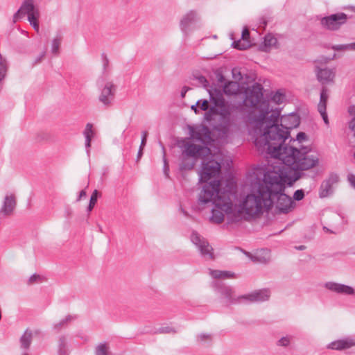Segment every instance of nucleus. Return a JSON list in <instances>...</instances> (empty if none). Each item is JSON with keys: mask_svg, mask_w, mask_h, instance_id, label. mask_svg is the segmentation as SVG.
<instances>
[{"mask_svg": "<svg viewBox=\"0 0 355 355\" xmlns=\"http://www.w3.org/2000/svg\"><path fill=\"white\" fill-rule=\"evenodd\" d=\"M281 110H269L268 104L265 110L254 115L252 122L263 133L254 140L258 150L267 157L277 159L285 166H294L295 168L311 169L318 164L319 158L309 146L298 148L285 141L290 137V130L300 125V118L294 113L283 115L278 124Z\"/></svg>", "mask_w": 355, "mask_h": 355, "instance_id": "f257e3e1", "label": "nucleus"}, {"mask_svg": "<svg viewBox=\"0 0 355 355\" xmlns=\"http://www.w3.org/2000/svg\"><path fill=\"white\" fill-rule=\"evenodd\" d=\"M291 171L284 172L280 166L269 165L264 169L261 181L254 185L252 193L245 195V216L259 217L275 206V212L288 213L295 205L284 193L286 184L292 186L301 177V171L294 166H286Z\"/></svg>", "mask_w": 355, "mask_h": 355, "instance_id": "f03ea898", "label": "nucleus"}, {"mask_svg": "<svg viewBox=\"0 0 355 355\" xmlns=\"http://www.w3.org/2000/svg\"><path fill=\"white\" fill-rule=\"evenodd\" d=\"M198 195L200 205L209 203L225 211L228 223H236L244 218V196L237 193V183L232 175L225 181L214 180L205 182Z\"/></svg>", "mask_w": 355, "mask_h": 355, "instance_id": "7ed1b4c3", "label": "nucleus"}, {"mask_svg": "<svg viewBox=\"0 0 355 355\" xmlns=\"http://www.w3.org/2000/svg\"><path fill=\"white\" fill-rule=\"evenodd\" d=\"M180 148L182 152L179 155V169L181 171L193 169L198 159L205 157L210 153L208 147L191 142H185Z\"/></svg>", "mask_w": 355, "mask_h": 355, "instance_id": "20e7f679", "label": "nucleus"}, {"mask_svg": "<svg viewBox=\"0 0 355 355\" xmlns=\"http://www.w3.org/2000/svg\"><path fill=\"white\" fill-rule=\"evenodd\" d=\"M244 124V112H232L229 116H223V121L214 126V130L222 139L233 137L241 132Z\"/></svg>", "mask_w": 355, "mask_h": 355, "instance_id": "39448f33", "label": "nucleus"}, {"mask_svg": "<svg viewBox=\"0 0 355 355\" xmlns=\"http://www.w3.org/2000/svg\"><path fill=\"white\" fill-rule=\"evenodd\" d=\"M27 15V19L34 30L40 31L39 19L40 17V9L34 4L33 0H25L19 9L13 16V22H17L23 16Z\"/></svg>", "mask_w": 355, "mask_h": 355, "instance_id": "423d86ee", "label": "nucleus"}, {"mask_svg": "<svg viewBox=\"0 0 355 355\" xmlns=\"http://www.w3.org/2000/svg\"><path fill=\"white\" fill-rule=\"evenodd\" d=\"M212 286L216 291L220 293L226 299L227 303L230 304L239 303L244 299L243 295H237L232 287L227 286L221 282H213Z\"/></svg>", "mask_w": 355, "mask_h": 355, "instance_id": "0eeeda50", "label": "nucleus"}, {"mask_svg": "<svg viewBox=\"0 0 355 355\" xmlns=\"http://www.w3.org/2000/svg\"><path fill=\"white\" fill-rule=\"evenodd\" d=\"M202 168L200 171V181L207 182L211 178L217 176L221 168L220 162L216 160L211 159L205 162L204 159L202 162Z\"/></svg>", "mask_w": 355, "mask_h": 355, "instance_id": "6e6552de", "label": "nucleus"}, {"mask_svg": "<svg viewBox=\"0 0 355 355\" xmlns=\"http://www.w3.org/2000/svg\"><path fill=\"white\" fill-rule=\"evenodd\" d=\"M347 19V15L344 12H338L324 17L321 19V25L322 27L331 30L336 31L344 24Z\"/></svg>", "mask_w": 355, "mask_h": 355, "instance_id": "1a4fd4ad", "label": "nucleus"}, {"mask_svg": "<svg viewBox=\"0 0 355 355\" xmlns=\"http://www.w3.org/2000/svg\"><path fill=\"white\" fill-rule=\"evenodd\" d=\"M225 69L220 67L214 71V78L210 85L214 89H235L236 83L227 80L225 76Z\"/></svg>", "mask_w": 355, "mask_h": 355, "instance_id": "9d476101", "label": "nucleus"}, {"mask_svg": "<svg viewBox=\"0 0 355 355\" xmlns=\"http://www.w3.org/2000/svg\"><path fill=\"white\" fill-rule=\"evenodd\" d=\"M209 94V101L215 107H223L225 106L224 94L238 95L244 94V90H207Z\"/></svg>", "mask_w": 355, "mask_h": 355, "instance_id": "9b49d317", "label": "nucleus"}, {"mask_svg": "<svg viewBox=\"0 0 355 355\" xmlns=\"http://www.w3.org/2000/svg\"><path fill=\"white\" fill-rule=\"evenodd\" d=\"M191 239L192 243L198 248L202 256L209 259L214 258L213 248L206 239L202 238L196 232H192Z\"/></svg>", "mask_w": 355, "mask_h": 355, "instance_id": "f8f14e48", "label": "nucleus"}, {"mask_svg": "<svg viewBox=\"0 0 355 355\" xmlns=\"http://www.w3.org/2000/svg\"><path fill=\"white\" fill-rule=\"evenodd\" d=\"M200 20V15L196 10H190L185 13L180 22V26L182 31L187 33L195 28Z\"/></svg>", "mask_w": 355, "mask_h": 355, "instance_id": "ddd939ff", "label": "nucleus"}, {"mask_svg": "<svg viewBox=\"0 0 355 355\" xmlns=\"http://www.w3.org/2000/svg\"><path fill=\"white\" fill-rule=\"evenodd\" d=\"M339 181V177L336 173H331L329 178L324 180L320 187L319 196L320 198H326L334 192V185Z\"/></svg>", "mask_w": 355, "mask_h": 355, "instance_id": "4468645a", "label": "nucleus"}, {"mask_svg": "<svg viewBox=\"0 0 355 355\" xmlns=\"http://www.w3.org/2000/svg\"><path fill=\"white\" fill-rule=\"evenodd\" d=\"M324 287L327 289L338 294L347 295H352L355 294V291L352 286L334 282H326L324 284Z\"/></svg>", "mask_w": 355, "mask_h": 355, "instance_id": "2eb2a0df", "label": "nucleus"}, {"mask_svg": "<svg viewBox=\"0 0 355 355\" xmlns=\"http://www.w3.org/2000/svg\"><path fill=\"white\" fill-rule=\"evenodd\" d=\"M270 296V291L268 288L259 289L245 295V301L262 302L268 300Z\"/></svg>", "mask_w": 355, "mask_h": 355, "instance_id": "dca6fc26", "label": "nucleus"}, {"mask_svg": "<svg viewBox=\"0 0 355 355\" xmlns=\"http://www.w3.org/2000/svg\"><path fill=\"white\" fill-rule=\"evenodd\" d=\"M245 257L250 259L253 262L265 264L270 260V251L268 249H261L257 250L254 254L245 251Z\"/></svg>", "mask_w": 355, "mask_h": 355, "instance_id": "f3484780", "label": "nucleus"}, {"mask_svg": "<svg viewBox=\"0 0 355 355\" xmlns=\"http://www.w3.org/2000/svg\"><path fill=\"white\" fill-rule=\"evenodd\" d=\"M355 346V338L347 337L343 339L337 340L330 343L327 345V349L333 350H343Z\"/></svg>", "mask_w": 355, "mask_h": 355, "instance_id": "a211bd4d", "label": "nucleus"}, {"mask_svg": "<svg viewBox=\"0 0 355 355\" xmlns=\"http://www.w3.org/2000/svg\"><path fill=\"white\" fill-rule=\"evenodd\" d=\"M335 69L329 68H319L317 67L316 75L318 81L322 85L328 84L333 82L335 77Z\"/></svg>", "mask_w": 355, "mask_h": 355, "instance_id": "6ab92c4d", "label": "nucleus"}, {"mask_svg": "<svg viewBox=\"0 0 355 355\" xmlns=\"http://www.w3.org/2000/svg\"><path fill=\"white\" fill-rule=\"evenodd\" d=\"M327 92L328 90H321L320 94V101L318 105V111L320 114L324 123L327 125H329V119L327 113V103L329 99V94Z\"/></svg>", "mask_w": 355, "mask_h": 355, "instance_id": "aec40b11", "label": "nucleus"}, {"mask_svg": "<svg viewBox=\"0 0 355 355\" xmlns=\"http://www.w3.org/2000/svg\"><path fill=\"white\" fill-rule=\"evenodd\" d=\"M16 206V200L13 194L6 196L3 205L1 209V212L4 215H10Z\"/></svg>", "mask_w": 355, "mask_h": 355, "instance_id": "412c9836", "label": "nucleus"}, {"mask_svg": "<svg viewBox=\"0 0 355 355\" xmlns=\"http://www.w3.org/2000/svg\"><path fill=\"white\" fill-rule=\"evenodd\" d=\"M277 44V39L271 33H268L263 37V42L259 44V49L261 51L268 52L272 47Z\"/></svg>", "mask_w": 355, "mask_h": 355, "instance_id": "4be33fe9", "label": "nucleus"}, {"mask_svg": "<svg viewBox=\"0 0 355 355\" xmlns=\"http://www.w3.org/2000/svg\"><path fill=\"white\" fill-rule=\"evenodd\" d=\"M115 98V90H101L98 101L105 106H110Z\"/></svg>", "mask_w": 355, "mask_h": 355, "instance_id": "5701e85b", "label": "nucleus"}, {"mask_svg": "<svg viewBox=\"0 0 355 355\" xmlns=\"http://www.w3.org/2000/svg\"><path fill=\"white\" fill-rule=\"evenodd\" d=\"M190 79L194 81V85L197 87H202L204 88L210 87V84L208 80L199 71H193L190 76Z\"/></svg>", "mask_w": 355, "mask_h": 355, "instance_id": "b1692460", "label": "nucleus"}, {"mask_svg": "<svg viewBox=\"0 0 355 355\" xmlns=\"http://www.w3.org/2000/svg\"><path fill=\"white\" fill-rule=\"evenodd\" d=\"M209 275L214 279H232L236 278V275L228 270H209Z\"/></svg>", "mask_w": 355, "mask_h": 355, "instance_id": "393cba45", "label": "nucleus"}, {"mask_svg": "<svg viewBox=\"0 0 355 355\" xmlns=\"http://www.w3.org/2000/svg\"><path fill=\"white\" fill-rule=\"evenodd\" d=\"M224 213L225 214V211L223 209H219L215 206L211 210L210 220L214 223H221L224 220Z\"/></svg>", "mask_w": 355, "mask_h": 355, "instance_id": "a878e982", "label": "nucleus"}, {"mask_svg": "<svg viewBox=\"0 0 355 355\" xmlns=\"http://www.w3.org/2000/svg\"><path fill=\"white\" fill-rule=\"evenodd\" d=\"M33 334L32 331L26 329L24 334L20 338L21 347L24 349H28L32 342Z\"/></svg>", "mask_w": 355, "mask_h": 355, "instance_id": "bb28decb", "label": "nucleus"}, {"mask_svg": "<svg viewBox=\"0 0 355 355\" xmlns=\"http://www.w3.org/2000/svg\"><path fill=\"white\" fill-rule=\"evenodd\" d=\"M76 315H68L64 319L62 320L59 322L53 324V329L56 331V332H59L62 329L65 328L68 323L70 322L72 320L76 319Z\"/></svg>", "mask_w": 355, "mask_h": 355, "instance_id": "cd10ccee", "label": "nucleus"}, {"mask_svg": "<svg viewBox=\"0 0 355 355\" xmlns=\"http://www.w3.org/2000/svg\"><path fill=\"white\" fill-rule=\"evenodd\" d=\"M266 91L267 90H245V107L247 106V104L249 101V99H248L249 95L254 94L256 96V98H257V102L255 103L253 101H251V106L254 107V108H257V104L259 103V101L258 99L259 94L261 96H263V92H266Z\"/></svg>", "mask_w": 355, "mask_h": 355, "instance_id": "c85d7f7f", "label": "nucleus"}, {"mask_svg": "<svg viewBox=\"0 0 355 355\" xmlns=\"http://www.w3.org/2000/svg\"><path fill=\"white\" fill-rule=\"evenodd\" d=\"M58 355H69L67 347V338L64 336H62L58 340Z\"/></svg>", "mask_w": 355, "mask_h": 355, "instance_id": "c756f323", "label": "nucleus"}, {"mask_svg": "<svg viewBox=\"0 0 355 355\" xmlns=\"http://www.w3.org/2000/svg\"><path fill=\"white\" fill-rule=\"evenodd\" d=\"M62 40V37L60 35L54 37L51 41V53L57 55L59 54V49Z\"/></svg>", "mask_w": 355, "mask_h": 355, "instance_id": "7c9ffc66", "label": "nucleus"}, {"mask_svg": "<svg viewBox=\"0 0 355 355\" xmlns=\"http://www.w3.org/2000/svg\"><path fill=\"white\" fill-rule=\"evenodd\" d=\"M253 79L248 75L245 74V89H264L263 85L259 83H254L251 85Z\"/></svg>", "mask_w": 355, "mask_h": 355, "instance_id": "2f4dec72", "label": "nucleus"}, {"mask_svg": "<svg viewBox=\"0 0 355 355\" xmlns=\"http://www.w3.org/2000/svg\"><path fill=\"white\" fill-rule=\"evenodd\" d=\"M232 75L233 78V80H230L231 82L236 83V87H238V82L243 78L241 69L239 67L233 68L232 70Z\"/></svg>", "mask_w": 355, "mask_h": 355, "instance_id": "473e14b6", "label": "nucleus"}, {"mask_svg": "<svg viewBox=\"0 0 355 355\" xmlns=\"http://www.w3.org/2000/svg\"><path fill=\"white\" fill-rule=\"evenodd\" d=\"M281 90H276V92L271 97V101L276 104H281L285 100V94L280 92Z\"/></svg>", "mask_w": 355, "mask_h": 355, "instance_id": "72a5a7b5", "label": "nucleus"}, {"mask_svg": "<svg viewBox=\"0 0 355 355\" xmlns=\"http://www.w3.org/2000/svg\"><path fill=\"white\" fill-rule=\"evenodd\" d=\"M96 355H107V347L105 343H101L98 345L95 350Z\"/></svg>", "mask_w": 355, "mask_h": 355, "instance_id": "f704fd0d", "label": "nucleus"}, {"mask_svg": "<svg viewBox=\"0 0 355 355\" xmlns=\"http://www.w3.org/2000/svg\"><path fill=\"white\" fill-rule=\"evenodd\" d=\"M230 38H231V40H232L234 41L232 44V46L234 48L239 49V50H243L244 49L243 44L241 43V40H236V38L234 36V33L230 34Z\"/></svg>", "mask_w": 355, "mask_h": 355, "instance_id": "c9c22d12", "label": "nucleus"}, {"mask_svg": "<svg viewBox=\"0 0 355 355\" xmlns=\"http://www.w3.org/2000/svg\"><path fill=\"white\" fill-rule=\"evenodd\" d=\"M162 151H163V162H164L163 171H164V173L165 175L167 178H168L169 177V175H168V173H169V165H168V163L167 159L166 158L165 148H164V147L163 146H162Z\"/></svg>", "mask_w": 355, "mask_h": 355, "instance_id": "e433bc0d", "label": "nucleus"}, {"mask_svg": "<svg viewBox=\"0 0 355 355\" xmlns=\"http://www.w3.org/2000/svg\"><path fill=\"white\" fill-rule=\"evenodd\" d=\"M291 340V336H284L278 340L277 345L278 346L287 347L289 345Z\"/></svg>", "mask_w": 355, "mask_h": 355, "instance_id": "4c0bfd02", "label": "nucleus"}, {"mask_svg": "<svg viewBox=\"0 0 355 355\" xmlns=\"http://www.w3.org/2000/svg\"><path fill=\"white\" fill-rule=\"evenodd\" d=\"M159 334H175L177 331L176 330L171 327H160L157 331Z\"/></svg>", "mask_w": 355, "mask_h": 355, "instance_id": "58836bf2", "label": "nucleus"}, {"mask_svg": "<svg viewBox=\"0 0 355 355\" xmlns=\"http://www.w3.org/2000/svg\"><path fill=\"white\" fill-rule=\"evenodd\" d=\"M196 105H198L200 108L203 111L209 110V102L207 100H198L196 103Z\"/></svg>", "mask_w": 355, "mask_h": 355, "instance_id": "ea45409f", "label": "nucleus"}, {"mask_svg": "<svg viewBox=\"0 0 355 355\" xmlns=\"http://www.w3.org/2000/svg\"><path fill=\"white\" fill-rule=\"evenodd\" d=\"M304 192L302 189H298L297 191H295L294 194H293V199L295 200H301L304 198Z\"/></svg>", "mask_w": 355, "mask_h": 355, "instance_id": "a19ab883", "label": "nucleus"}, {"mask_svg": "<svg viewBox=\"0 0 355 355\" xmlns=\"http://www.w3.org/2000/svg\"><path fill=\"white\" fill-rule=\"evenodd\" d=\"M83 135H88L90 136L94 135V132L93 130V125L90 123H87L85 130L83 132Z\"/></svg>", "mask_w": 355, "mask_h": 355, "instance_id": "79ce46f5", "label": "nucleus"}, {"mask_svg": "<svg viewBox=\"0 0 355 355\" xmlns=\"http://www.w3.org/2000/svg\"><path fill=\"white\" fill-rule=\"evenodd\" d=\"M306 139V135L303 132H300L297 133L296 139H291L290 142L294 143V142H295V141L301 142V141L305 140Z\"/></svg>", "mask_w": 355, "mask_h": 355, "instance_id": "37998d69", "label": "nucleus"}, {"mask_svg": "<svg viewBox=\"0 0 355 355\" xmlns=\"http://www.w3.org/2000/svg\"><path fill=\"white\" fill-rule=\"evenodd\" d=\"M332 49L336 51H343L346 49H351L350 44H338L332 46Z\"/></svg>", "mask_w": 355, "mask_h": 355, "instance_id": "c03bdc74", "label": "nucleus"}, {"mask_svg": "<svg viewBox=\"0 0 355 355\" xmlns=\"http://www.w3.org/2000/svg\"><path fill=\"white\" fill-rule=\"evenodd\" d=\"M198 340L200 341V342L205 341V340L211 341V336L210 334H209L202 333V334L198 335Z\"/></svg>", "mask_w": 355, "mask_h": 355, "instance_id": "a18cd8bd", "label": "nucleus"}, {"mask_svg": "<svg viewBox=\"0 0 355 355\" xmlns=\"http://www.w3.org/2000/svg\"><path fill=\"white\" fill-rule=\"evenodd\" d=\"M98 195V191L96 189H95L90 197L89 203L96 205Z\"/></svg>", "mask_w": 355, "mask_h": 355, "instance_id": "49530a36", "label": "nucleus"}, {"mask_svg": "<svg viewBox=\"0 0 355 355\" xmlns=\"http://www.w3.org/2000/svg\"><path fill=\"white\" fill-rule=\"evenodd\" d=\"M41 279V277L39 275L33 274L31 275L28 279V284H31L35 282H37Z\"/></svg>", "mask_w": 355, "mask_h": 355, "instance_id": "de8ad7c7", "label": "nucleus"}, {"mask_svg": "<svg viewBox=\"0 0 355 355\" xmlns=\"http://www.w3.org/2000/svg\"><path fill=\"white\" fill-rule=\"evenodd\" d=\"M148 135V133L147 131L142 132V137H141V144H140V146H141V148H144V146L146 144Z\"/></svg>", "mask_w": 355, "mask_h": 355, "instance_id": "09e8293b", "label": "nucleus"}, {"mask_svg": "<svg viewBox=\"0 0 355 355\" xmlns=\"http://www.w3.org/2000/svg\"><path fill=\"white\" fill-rule=\"evenodd\" d=\"M191 135L193 138H196L202 141V135L200 132L195 131L194 129H191Z\"/></svg>", "mask_w": 355, "mask_h": 355, "instance_id": "8fccbe9b", "label": "nucleus"}, {"mask_svg": "<svg viewBox=\"0 0 355 355\" xmlns=\"http://www.w3.org/2000/svg\"><path fill=\"white\" fill-rule=\"evenodd\" d=\"M349 126L351 132H352V138L355 139V118L352 119V121L349 122Z\"/></svg>", "mask_w": 355, "mask_h": 355, "instance_id": "3c124183", "label": "nucleus"}, {"mask_svg": "<svg viewBox=\"0 0 355 355\" xmlns=\"http://www.w3.org/2000/svg\"><path fill=\"white\" fill-rule=\"evenodd\" d=\"M85 137V147L87 149L89 148L91 146V141L94 136H90L88 135H84Z\"/></svg>", "mask_w": 355, "mask_h": 355, "instance_id": "603ef678", "label": "nucleus"}, {"mask_svg": "<svg viewBox=\"0 0 355 355\" xmlns=\"http://www.w3.org/2000/svg\"><path fill=\"white\" fill-rule=\"evenodd\" d=\"M347 180L350 184L355 189V175L349 174L347 176Z\"/></svg>", "mask_w": 355, "mask_h": 355, "instance_id": "864d4df0", "label": "nucleus"}, {"mask_svg": "<svg viewBox=\"0 0 355 355\" xmlns=\"http://www.w3.org/2000/svg\"><path fill=\"white\" fill-rule=\"evenodd\" d=\"M212 115H214V114H218V107H215L214 105L211 107L209 110H208Z\"/></svg>", "mask_w": 355, "mask_h": 355, "instance_id": "5fc2aeb1", "label": "nucleus"}, {"mask_svg": "<svg viewBox=\"0 0 355 355\" xmlns=\"http://www.w3.org/2000/svg\"><path fill=\"white\" fill-rule=\"evenodd\" d=\"M203 130L205 131V138H207L208 139H211L210 132H209V129L207 128H204Z\"/></svg>", "mask_w": 355, "mask_h": 355, "instance_id": "6e6d98bb", "label": "nucleus"}, {"mask_svg": "<svg viewBox=\"0 0 355 355\" xmlns=\"http://www.w3.org/2000/svg\"><path fill=\"white\" fill-rule=\"evenodd\" d=\"M212 114L209 112H206L205 114V118L207 121H211L212 119Z\"/></svg>", "mask_w": 355, "mask_h": 355, "instance_id": "4d7b16f0", "label": "nucleus"}, {"mask_svg": "<svg viewBox=\"0 0 355 355\" xmlns=\"http://www.w3.org/2000/svg\"><path fill=\"white\" fill-rule=\"evenodd\" d=\"M86 192L85 190H82L80 193H79V196L77 198V201H79L80 200V199L83 198V197H85L86 196Z\"/></svg>", "mask_w": 355, "mask_h": 355, "instance_id": "13d9d810", "label": "nucleus"}, {"mask_svg": "<svg viewBox=\"0 0 355 355\" xmlns=\"http://www.w3.org/2000/svg\"><path fill=\"white\" fill-rule=\"evenodd\" d=\"M143 148H141V146H139V150H138V153H137V159H139L142 155H143Z\"/></svg>", "mask_w": 355, "mask_h": 355, "instance_id": "bf43d9fd", "label": "nucleus"}, {"mask_svg": "<svg viewBox=\"0 0 355 355\" xmlns=\"http://www.w3.org/2000/svg\"><path fill=\"white\" fill-rule=\"evenodd\" d=\"M250 37V31L248 28L245 26V43L248 42V40Z\"/></svg>", "mask_w": 355, "mask_h": 355, "instance_id": "052dcab7", "label": "nucleus"}, {"mask_svg": "<svg viewBox=\"0 0 355 355\" xmlns=\"http://www.w3.org/2000/svg\"><path fill=\"white\" fill-rule=\"evenodd\" d=\"M114 87V85L110 83H107L105 87V89H112V87Z\"/></svg>", "mask_w": 355, "mask_h": 355, "instance_id": "680f3d73", "label": "nucleus"}, {"mask_svg": "<svg viewBox=\"0 0 355 355\" xmlns=\"http://www.w3.org/2000/svg\"><path fill=\"white\" fill-rule=\"evenodd\" d=\"M94 206H95V205L92 204V203H89V205L87 207V211H91Z\"/></svg>", "mask_w": 355, "mask_h": 355, "instance_id": "e2e57ef3", "label": "nucleus"}, {"mask_svg": "<svg viewBox=\"0 0 355 355\" xmlns=\"http://www.w3.org/2000/svg\"><path fill=\"white\" fill-rule=\"evenodd\" d=\"M295 248L298 250H304L306 248V247L304 245H300L295 247Z\"/></svg>", "mask_w": 355, "mask_h": 355, "instance_id": "0e129e2a", "label": "nucleus"}, {"mask_svg": "<svg viewBox=\"0 0 355 355\" xmlns=\"http://www.w3.org/2000/svg\"><path fill=\"white\" fill-rule=\"evenodd\" d=\"M197 107H198V105H192V106H191V109H192L193 110H194L196 113H198Z\"/></svg>", "mask_w": 355, "mask_h": 355, "instance_id": "69168bd1", "label": "nucleus"}, {"mask_svg": "<svg viewBox=\"0 0 355 355\" xmlns=\"http://www.w3.org/2000/svg\"><path fill=\"white\" fill-rule=\"evenodd\" d=\"M323 230H324L326 232L333 233V232H332L331 230H330L329 229H328L327 227H323Z\"/></svg>", "mask_w": 355, "mask_h": 355, "instance_id": "338daca9", "label": "nucleus"}, {"mask_svg": "<svg viewBox=\"0 0 355 355\" xmlns=\"http://www.w3.org/2000/svg\"><path fill=\"white\" fill-rule=\"evenodd\" d=\"M351 49L355 50V42H352L350 44Z\"/></svg>", "mask_w": 355, "mask_h": 355, "instance_id": "774afa93", "label": "nucleus"}]
</instances>
